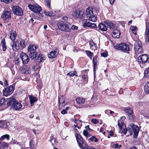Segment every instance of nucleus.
Listing matches in <instances>:
<instances>
[{
  "mask_svg": "<svg viewBox=\"0 0 149 149\" xmlns=\"http://www.w3.org/2000/svg\"><path fill=\"white\" fill-rule=\"evenodd\" d=\"M7 104L8 106H10L13 109L17 110L22 107V104L17 101L15 98H10L8 100Z\"/></svg>",
  "mask_w": 149,
  "mask_h": 149,
  "instance_id": "1",
  "label": "nucleus"
},
{
  "mask_svg": "<svg viewBox=\"0 0 149 149\" xmlns=\"http://www.w3.org/2000/svg\"><path fill=\"white\" fill-rule=\"evenodd\" d=\"M70 23L66 21H59L57 23L58 28L61 31L69 32L70 29Z\"/></svg>",
  "mask_w": 149,
  "mask_h": 149,
  "instance_id": "2",
  "label": "nucleus"
},
{
  "mask_svg": "<svg viewBox=\"0 0 149 149\" xmlns=\"http://www.w3.org/2000/svg\"><path fill=\"white\" fill-rule=\"evenodd\" d=\"M115 49L121 50L125 52L128 53L130 49L128 45L124 43L120 44H117L114 46Z\"/></svg>",
  "mask_w": 149,
  "mask_h": 149,
  "instance_id": "3",
  "label": "nucleus"
},
{
  "mask_svg": "<svg viewBox=\"0 0 149 149\" xmlns=\"http://www.w3.org/2000/svg\"><path fill=\"white\" fill-rule=\"evenodd\" d=\"M86 15L87 17H89L90 21L95 22L97 20L96 16L94 15L93 12V9H90L88 8L86 10Z\"/></svg>",
  "mask_w": 149,
  "mask_h": 149,
  "instance_id": "4",
  "label": "nucleus"
},
{
  "mask_svg": "<svg viewBox=\"0 0 149 149\" xmlns=\"http://www.w3.org/2000/svg\"><path fill=\"white\" fill-rule=\"evenodd\" d=\"M134 49L136 54L141 53L142 51V44L140 41H135L134 45Z\"/></svg>",
  "mask_w": 149,
  "mask_h": 149,
  "instance_id": "5",
  "label": "nucleus"
},
{
  "mask_svg": "<svg viewBox=\"0 0 149 149\" xmlns=\"http://www.w3.org/2000/svg\"><path fill=\"white\" fill-rule=\"evenodd\" d=\"M1 17L4 21L8 22L11 17L10 11L4 10L1 15Z\"/></svg>",
  "mask_w": 149,
  "mask_h": 149,
  "instance_id": "6",
  "label": "nucleus"
},
{
  "mask_svg": "<svg viewBox=\"0 0 149 149\" xmlns=\"http://www.w3.org/2000/svg\"><path fill=\"white\" fill-rule=\"evenodd\" d=\"M14 90V87L12 86H10L6 87L3 90V95L7 96L11 94Z\"/></svg>",
  "mask_w": 149,
  "mask_h": 149,
  "instance_id": "7",
  "label": "nucleus"
},
{
  "mask_svg": "<svg viewBox=\"0 0 149 149\" xmlns=\"http://www.w3.org/2000/svg\"><path fill=\"white\" fill-rule=\"evenodd\" d=\"M129 128L132 130L134 133L133 137L136 138L138 136L139 129L137 126L133 124H131L130 125Z\"/></svg>",
  "mask_w": 149,
  "mask_h": 149,
  "instance_id": "8",
  "label": "nucleus"
},
{
  "mask_svg": "<svg viewBox=\"0 0 149 149\" xmlns=\"http://www.w3.org/2000/svg\"><path fill=\"white\" fill-rule=\"evenodd\" d=\"M12 10L14 13L17 15L22 16L23 14L22 9L18 6H13Z\"/></svg>",
  "mask_w": 149,
  "mask_h": 149,
  "instance_id": "9",
  "label": "nucleus"
},
{
  "mask_svg": "<svg viewBox=\"0 0 149 149\" xmlns=\"http://www.w3.org/2000/svg\"><path fill=\"white\" fill-rule=\"evenodd\" d=\"M58 103L59 105V109H62L63 107L66 105L67 103L65 102V99L64 98L63 96H60L58 97Z\"/></svg>",
  "mask_w": 149,
  "mask_h": 149,
  "instance_id": "10",
  "label": "nucleus"
},
{
  "mask_svg": "<svg viewBox=\"0 0 149 149\" xmlns=\"http://www.w3.org/2000/svg\"><path fill=\"white\" fill-rule=\"evenodd\" d=\"M28 7L32 11L38 13H40L41 10V8L38 5L33 6L29 4Z\"/></svg>",
  "mask_w": 149,
  "mask_h": 149,
  "instance_id": "11",
  "label": "nucleus"
},
{
  "mask_svg": "<svg viewBox=\"0 0 149 149\" xmlns=\"http://www.w3.org/2000/svg\"><path fill=\"white\" fill-rule=\"evenodd\" d=\"M149 57L148 55L144 54L139 56L138 60L139 62L141 63H145L148 60Z\"/></svg>",
  "mask_w": 149,
  "mask_h": 149,
  "instance_id": "12",
  "label": "nucleus"
},
{
  "mask_svg": "<svg viewBox=\"0 0 149 149\" xmlns=\"http://www.w3.org/2000/svg\"><path fill=\"white\" fill-rule=\"evenodd\" d=\"M124 111L128 115L129 117V119L130 120H133L134 118V116L133 111L129 107L125 108L124 109Z\"/></svg>",
  "mask_w": 149,
  "mask_h": 149,
  "instance_id": "13",
  "label": "nucleus"
},
{
  "mask_svg": "<svg viewBox=\"0 0 149 149\" xmlns=\"http://www.w3.org/2000/svg\"><path fill=\"white\" fill-rule=\"evenodd\" d=\"M12 49L15 51H18L20 49L19 42L18 40L13 41L11 43Z\"/></svg>",
  "mask_w": 149,
  "mask_h": 149,
  "instance_id": "14",
  "label": "nucleus"
},
{
  "mask_svg": "<svg viewBox=\"0 0 149 149\" xmlns=\"http://www.w3.org/2000/svg\"><path fill=\"white\" fill-rule=\"evenodd\" d=\"M20 58L24 64H27L29 61L28 56L25 53H22L20 55Z\"/></svg>",
  "mask_w": 149,
  "mask_h": 149,
  "instance_id": "15",
  "label": "nucleus"
},
{
  "mask_svg": "<svg viewBox=\"0 0 149 149\" xmlns=\"http://www.w3.org/2000/svg\"><path fill=\"white\" fill-rule=\"evenodd\" d=\"M76 137L79 146L81 148L82 147L84 144L83 138L79 134H76Z\"/></svg>",
  "mask_w": 149,
  "mask_h": 149,
  "instance_id": "16",
  "label": "nucleus"
},
{
  "mask_svg": "<svg viewBox=\"0 0 149 149\" xmlns=\"http://www.w3.org/2000/svg\"><path fill=\"white\" fill-rule=\"evenodd\" d=\"M98 57L97 56L94 57L93 60V72L94 74L96 71V69H97V65L98 64Z\"/></svg>",
  "mask_w": 149,
  "mask_h": 149,
  "instance_id": "17",
  "label": "nucleus"
},
{
  "mask_svg": "<svg viewBox=\"0 0 149 149\" xmlns=\"http://www.w3.org/2000/svg\"><path fill=\"white\" fill-rule=\"evenodd\" d=\"M117 28L113 29L112 34V37L115 38H118L120 37V33L119 30L116 29Z\"/></svg>",
  "mask_w": 149,
  "mask_h": 149,
  "instance_id": "18",
  "label": "nucleus"
},
{
  "mask_svg": "<svg viewBox=\"0 0 149 149\" xmlns=\"http://www.w3.org/2000/svg\"><path fill=\"white\" fill-rule=\"evenodd\" d=\"M104 22L106 24L107 27L111 30H112L116 28V27L114 26L115 25L111 21L107 20L105 21Z\"/></svg>",
  "mask_w": 149,
  "mask_h": 149,
  "instance_id": "19",
  "label": "nucleus"
},
{
  "mask_svg": "<svg viewBox=\"0 0 149 149\" xmlns=\"http://www.w3.org/2000/svg\"><path fill=\"white\" fill-rule=\"evenodd\" d=\"M28 40L26 39H22L20 42V47L22 49L25 48L28 43Z\"/></svg>",
  "mask_w": 149,
  "mask_h": 149,
  "instance_id": "20",
  "label": "nucleus"
},
{
  "mask_svg": "<svg viewBox=\"0 0 149 149\" xmlns=\"http://www.w3.org/2000/svg\"><path fill=\"white\" fill-rule=\"evenodd\" d=\"M89 19H84L82 21L83 26L84 27H90V25L91 22H89Z\"/></svg>",
  "mask_w": 149,
  "mask_h": 149,
  "instance_id": "21",
  "label": "nucleus"
},
{
  "mask_svg": "<svg viewBox=\"0 0 149 149\" xmlns=\"http://www.w3.org/2000/svg\"><path fill=\"white\" fill-rule=\"evenodd\" d=\"M30 58L32 59L35 58L37 56V52H28Z\"/></svg>",
  "mask_w": 149,
  "mask_h": 149,
  "instance_id": "22",
  "label": "nucleus"
},
{
  "mask_svg": "<svg viewBox=\"0 0 149 149\" xmlns=\"http://www.w3.org/2000/svg\"><path fill=\"white\" fill-rule=\"evenodd\" d=\"M45 59V58L44 55L40 54L38 55V58L36 59V61H38V62L41 63Z\"/></svg>",
  "mask_w": 149,
  "mask_h": 149,
  "instance_id": "23",
  "label": "nucleus"
},
{
  "mask_svg": "<svg viewBox=\"0 0 149 149\" xmlns=\"http://www.w3.org/2000/svg\"><path fill=\"white\" fill-rule=\"evenodd\" d=\"M37 47L35 45H30L28 48V52H36Z\"/></svg>",
  "mask_w": 149,
  "mask_h": 149,
  "instance_id": "24",
  "label": "nucleus"
},
{
  "mask_svg": "<svg viewBox=\"0 0 149 149\" xmlns=\"http://www.w3.org/2000/svg\"><path fill=\"white\" fill-rule=\"evenodd\" d=\"M29 98L31 106H33L34 104V103L36 102L37 101L38 99L35 97L32 96H29Z\"/></svg>",
  "mask_w": 149,
  "mask_h": 149,
  "instance_id": "25",
  "label": "nucleus"
},
{
  "mask_svg": "<svg viewBox=\"0 0 149 149\" xmlns=\"http://www.w3.org/2000/svg\"><path fill=\"white\" fill-rule=\"evenodd\" d=\"M98 28L100 30L103 31H106L107 30V28L106 25L102 23H100L99 24Z\"/></svg>",
  "mask_w": 149,
  "mask_h": 149,
  "instance_id": "26",
  "label": "nucleus"
},
{
  "mask_svg": "<svg viewBox=\"0 0 149 149\" xmlns=\"http://www.w3.org/2000/svg\"><path fill=\"white\" fill-rule=\"evenodd\" d=\"M1 45L2 47V50L3 51H5L7 49V47L6 45V42L5 39H3L1 41Z\"/></svg>",
  "mask_w": 149,
  "mask_h": 149,
  "instance_id": "27",
  "label": "nucleus"
},
{
  "mask_svg": "<svg viewBox=\"0 0 149 149\" xmlns=\"http://www.w3.org/2000/svg\"><path fill=\"white\" fill-rule=\"evenodd\" d=\"M89 44L91 47L94 50L97 49V47L96 44L94 43L93 40H90L89 41Z\"/></svg>",
  "mask_w": 149,
  "mask_h": 149,
  "instance_id": "28",
  "label": "nucleus"
},
{
  "mask_svg": "<svg viewBox=\"0 0 149 149\" xmlns=\"http://www.w3.org/2000/svg\"><path fill=\"white\" fill-rule=\"evenodd\" d=\"M17 37V34L16 32L15 31H13L12 32L10 33V38L12 40V41H14L15 40Z\"/></svg>",
  "mask_w": 149,
  "mask_h": 149,
  "instance_id": "29",
  "label": "nucleus"
},
{
  "mask_svg": "<svg viewBox=\"0 0 149 149\" xmlns=\"http://www.w3.org/2000/svg\"><path fill=\"white\" fill-rule=\"evenodd\" d=\"M56 51H52L48 55L49 58H55L56 56Z\"/></svg>",
  "mask_w": 149,
  "mask_h": 149,
  "instance_id": "30",
  "label": "nucleus"
},
{
  "mask_svg": "<svg viewBox=\"0 0 149 149\" xmlns=\"http://www.w3.org/2000/svg\"><path fill=\"white\" fill-rule=\"evenodd\" d=\"M78 9H76L72 13V16L75 18H79Z\"/></svg>",
  "mask_w": 149,
  "mask_h": 149,
  "instance_id": "31",
  "label": "nucleus"
},
{
  "mask_svg": "<svg viewBox=\"0 0 149 149\" xmlns=\"http://www.w3.org/2000/svg\"><path fill=\"white\" fill-rule=\"evenodd\" d=\"M76 101L79 104H83L85 102V99L81 97L77 98L76 99Z\"/></svg>",
  "mask_w": 149,
  "mask_h": 149,
  "instance_id": "32",
  "label": "nucleus"
},
{
  "mask_svg": "<svg viewBox=\"0 0 149 149\" xmlns=\"http://www.w3.org/2000/svg\"><path fill=\"white\" fill-rule=\"evenodd\" d=\"M79 11V18H81L83 17V15L84 13L85 10L82 8H80L78 9Z\"/></svg>",
  "mask_w": 149,
  "mask_h": 149,
  "instance_id": "33",
  "label": "nucleus"
},
{
  "mask_svg": "<svg viewBox=\"0 0 149 149\" xmlns=\"http://www.w3.org/2000/svg\"><path fill=\"white\" fill-rule=\"evenodd\" d=\"M145 35L146 40L148 43H149V28L148 29H146L145 32Z\"/></svg>",
  "mask_w": 149,
  "mask_h": 149,
  "instance_id": "34",
  "label": "nucleus"
},
{
  "mask_svg": "<svg viewBox=\"0 0 149 149\" xmlns=\"http://www.w3.org/2000/svg\"><path fill=\"white\" fill-rule=\"evenodd\" d=\"M29 145L31 149H34L35 147V142L33 140H31L29 142Z\"/></svg>",
  "mask_w": 149,
  "mask_h": 149,
  "instance_id": "35",
  "label": "nucleus"
},
{
  "mask_svg": "<svg viewBox=\"0 0 149 149\" xmlns=\"http://www.w3.org/2000/svg\"><path fill=\"white\" fill-rule=\"evenodd\" d=\"M144 77L147 78H149V67L145 70L144 72Z\"/></svg>",
  "mask_w": 149,
  "mask_h": 149,
  "instance_id": "36",
  "label": "nucleus"
},
{
  "mask_svg": "<svg viewBox=\"0 0 149 149\" xmlns=\"http://www.w3.org/2000/svg\"><path fill=\"white\" fill-rule=\"evenodd\" d=\"M7 123L3 121H0V127H3L6 128L7 127Z\"/></svg>",
  "mask_w": 149,
  "mask_h": 149,
  "instance_id": "37",
  "label": "nucleus"
},
{
  "mask_svg": "<svg viewBox=\"0 0 149 149\" xmlns=\"http://www.w3.org/2000/svg\"><path fill=\"white\" fill-rule=\"evenodd\" d=\"M144 90L147 93H149V82L147 83L145 85Z\"/></svg>",
  "mask_w": 149,
  "mask_h": 149,
  "instance_id": "38",
  "label": "nucleus"
},
{
  "mask_svg": "<svg viewBox=\"0 0 149 149\" xmlns=\"http://www.w3.org/2000/svg\"><path fill=\"white\" fill-rule=\"evenodd\" d=\"M130 29L132 31L134 34H136L137 29L135 26H131L130 27Z\"/></svg>",
  "mask_w": 149,
  "mask_h": 149,
  "instance_id": "39",
  "label": "nucleus"
},
{
  "mask_svg": "<svg viewBox=\"0 0 149 149\" xmlns=\"http://www.w3.org/2000/svg\"><path fill=\"white\" fill-rule=\"evenodd\" d=\"M88 140H90V141H94L95 142H97L98 141V139L95 136H93L89 138Z\"/></svg>",
  "mask_w": 149,
  "mask_h": 149,
  "instance_id": "40",
  "label": "nucleus"
},
{
  "mask_svg": "<svg viewBox=\"0 0 149 149\" xmlns=\"http://www.w3.org/2000/svg\"><path fill=\"white\" fill-rule=\"evenodd\" d=\"M86 53L87 56L91 59L92 57L93 56V54L89 51H86Z\"/></svg>",
  "mask_w": 149,
  "mask_h": 149,
  "instance_id": "41",
  "label": "nucleus"
},
{
  "mask_svg": "<svg viewBox=\"0 0 149 149\" xmlns=\"http://www.w3.org/2000/svg\"><path fill=\"white\" fill-rule=\"evenodd\" d=\"M4 138H6L8 140L10 139V136L8 134H5L2 136L0 138V141H1Z\"/></svg>",
  "mask_w": 149,
  "mask_h": 149,
  "instance_id": "42",
  "label": "nucleus"
},
{
  "mask_svg": "<svg viewBox=\"0 0 149 149\" xmlns=\"http://www.w3.org/2000/svg\"><path fill=\"white\" fill-rule=\"evenodd\" d=\"M1 146H2V147L7 148L8 146V144L7 143H5V142H3V143H1L0 142V149H1Z\"/></svg>",
  "mask_w": 149,
  "mask_h": 149,
  "instance_id": "43",
  "label": "nucleus"
},
{
  "mask_svg": "<svg viewBox=\"0 0 149 149\" xmlns=\"http://www.w3.org/2000/svg\"><path fill=\"white\" fill-rule=\"evenodd\" d=\"M51 0H46V3H47V6L49 7L50 8H51Z\"/></svg>",
  "mask_w": 149,
  "mask_h": 149,
  "instance_id": "44",
  "label": "nucleus"
},
{
  "mask_svg": "<svg viewBox=\"0 0 149 149\" xmlns=\"http://www.w3.org/2000/svg\"><path fill=\"white\" fill-rule=\"evenodd\" d=\"M101 56L102 57H106L108 56V53L107 52H105L103 53H101Z\"/></svg>",
  "mask_w": 149,
  "mask_h": 149,
  "instance_id": "45",
  "label": "nucleus"
},
{
  "mask_svg": "<svg viewBox=\"0 0 149 149\" xmlns=\"http://www.w3.org/2000/svg\"><path fill=\"white\" fill-rule=\"evenodd\" d=\"M91 122L94 124H96L98 123L99 122L98 121L95 119H92L91 120Z\"/></svg>",
  "mask_w": 149,
  "mask_h": 149,
  "instance_id": "46",
  "label": "nucleus"
},
{
  "mask_svg": "<svg viewBox=\"0 0 149 149\" xmlns=\"http://www.w3.org/2000/svg\"><path fill=\"white\" fill-rule=\"evenodd\" d=\"M90 26V28H92L93 29L97 28L96 25L95 24L91 23Z\"/></svg>",
  "mask_w": 149,
  "mask_h": 149,
  "instance_id": "47",
  "label": "nucleus"
},
{
  "mask_svg": "<svg viewBox=\"0 0 149 149\" xmlns=\"http://www.w3.org/2000/svg\"><path fill=\"white\" fill-rule=\"evenodd\" d=\"M75 75V73H73L72 72H70L68 73L67 75L70 76V77H73Z\"/></svg>",
  "mask_w": 149,
  "mask_h": 149,
  "instance_id": "48",
  "label": "nucleus"
},
{
  "mask_svg": "<svg viewBox=\"0 0 149 149\" xmlns=\"http://www.w3.org/2000/svg\"><path fill=\"white\" fill-rule=\"evenodd\" d=\"M89 133L88 132V131L86 130H84L83 131V134L84 136H85L86 137L88 135V134Z\"/></svg>",
  "mask_w": 149,
  "mask_h": 149,
  "instance_id": "49",
  "label": "nucleus"
},
{
  "mask_svg": "<svg viewBox=\"0 0 149 149\" xmlns=\"http://www.w3.org/2000/svg\"><path fill=\"white\" fill-rule=\"evenodd\" d=\"M89 127V125H88L87 126H86L85 127V128L86 129V130L87 131H88L89 132H91V131H93V130L90 128Z\"/></svg>",
  "mask_w": 149,
  "mask_h": 149,
  "instance_id": "50",
  "label": "nucleus"
},
{
  "mask_svg": "<svg viewBox=\"0 0 149 149\" xmlns=\"http://www.w3.org/2000/svg\"><path fill=\"white\" fill-rule=\"evenodd\" d=\"M40 67V65L39 64H36L34 66V70H36Z\"/></svg>",
  "mask_w": 149,
  "mask_h": 149,
  "instance_id": "51",
  "label": "nucleus"
},
{
  "mask_svg": "<svg viewBox=\"0 0 149 149\" xmlns=\"http://www.w3.org/2000/svg\"><path fill=\"white\" fill-rule=\"evenodd\" d=\"M44 14L38 13L37 15V17L40 18H42L44 16Z\"/></svg>",
  "mask_w": 149,
  "mask_h": 149,
  "instance_id": "52",
  "label": "nucleus"
},
{
  "mask_svg": "<svg viewBox=\"0 0 149 149\" xmlns=\"http://www.w3.org/2000/svg\"><path fill=\"white\" fill-rule=\"evenodd\" d=\"M12 0H1L2 1H3L6 3H10L12 1Z\"/></svg>",
  "mask_w": 149,
  "mask_h": 149,
  "instance_id": "53",
  "label": "nucleus"
},
{
  "mask_svg": "<svg viewBox=\"0 0 149 149\" xmlns=\"http://www.w3.org/2000/svg\"><path fill=\"white\" fill-rule=\"evenodd\" d=\"M45 15L48 16H51L52 15V14L48 12L45 11Z\"/></svg>",
  "mask_w": 149,
  "mask_h": 149,
  "instance_id": "54",
  "label": "nucleus"
},
{
  "mask_svg": "<svg viewBox=\"0 0 149 149\" xmlns=\"http://www.w3.org/2000/svg\"><path fill=\"white\" fill-rule=\"evenodd\" d=\"M118 143H116L113 145V147L114 148H118Z\"/></svg>",
  "mask_w": 149,
  "mask_h": 149,
  "instance_id": "55",
  "label": "nucleus"
},
{
  "mask_svg": "<svg viewBox=\"0 0 149 149\" xmlns=\"http://www.w3.org/2000/svg\"><path fill=\"white\" fill-rule=\"evenodd\" d=\"M127 131V128H125L123 129L122 131V133H123L124 134H126V132Z\"/></svg>",
  "mask_w": 149,
  "mask_h": 149,
  "instance_id": "56",
  "label": "nucleus"
},
{
  "mask_svg": "<svg viewBox=\"0 0 149 149\" xmlns=\"http://www.w3.org/2000/svg\"><path fill=\"white\" fill-rule=\"evenodd\" d=\"M61 113L63 114H66L67 113V111L65 109H63L61 111Z\"/></svg>",
  "mask_w": 149,
  "mask_h": 149,
  "instance_id": "57",
  "label": "nucleus"
},
{
  "mask_svg": "<svg viewBox=\"0 0 149 149\" xmlns=\"http://www.w3.org/2000/svg\"><path fill=\"white\" fill-rule=\"evenodd\" d=\"M77 28H78L77 26H74V25H73L71 27V29H77Z\"/></svg>",
  "mask_w": 149,
  "mask_h": 149,
  "instance_id": "58",
  "label": "nucleus"
},
{
  "mask_svg": "<svg viewBox=\"0 0 149 149\" xmlns=\"http://www.w3.org/2000/svg\"><path fill=\"white\" fill-rule=\"evenodd\" d=\"M62 19H63L64 21H66L68 19V17L67 16H64L63 17H62Z\"/></svg>",
  "mask_w": 149,
  "mask_h": 149,
  "instance_id": "59",
  "label": "nucleus"
},
{
  "mask_svg": "<svg viewBox=\"0 0 149 149\" xmlns=\"http://www.w3.org/2000/svg\"><path fill=\"white\" fill-rule=\"evenodd\" d=\"M4 85L5 86H7L8 85V81L6 79H5V82H4Z\"/></svg>",
  "mask_w": 149,
  "mask_h": 149,
  "instance_id": "60",
  "label": "nucleus"
},
{
  "mask_svg": "<svg viewBox=\"0 0 149 149\" xmlns=\"http://www.w3.org/2000/svg\"><path fill=\"white\" fill-rule=\"evenodd\" d=\"M118 127H119L121 129L122 128V127L121 125H120V124L119 123V121H118Z\"/></svg>",
  "mask_w": 149,
  "mask_h": 149,
  "instance_id": "61",
  "label": "nucleus"
},
{
  "mask_svg": "<svg viewBox=\"0 0 149 149\" xmlns=\"http://www.w3.org/2000/svg\"><path fill=\"white\" fill-rule=\"evenodd\" d=\"M19 58H17V59L16 60V61L15 62V64L17 65H18V63H19Z\"/></svg>",
  "mask_w": 149,
  "mask_h": 149,
  "instance_id": "62",
  "label": "nucleus"
},
{
  "mask_svg": "<svg viewBox=\"0 0 149 149\" xmlns=\"http://www.w3.org/2000/svg\"><path fill=\"white\" fill-rule=\"evenodd\" d=\"M109 135L111 136H112L113 135V131H110L109 132Z\"/></svg>",
  "mask_w": 149,
  "mask_h": 149,
  "instance_id": "63",
  "label": "nucleus"
},
{
  "mask_svg": "<svg viewBox=\"0 0 149 149\" xmlns=\"http://www.w3.org/2000/svg\"><path fill=\"white\" fill-rule=\"evenodd\" d=\"M109 1L110 3L111 4H113V3L114 1H115V0H109Z\"/></svg>",
  "mask_w": 149,
  "mask_h": 149,
  "instance_id": "64",
  "label": "nucleus"
}]
</instances>
